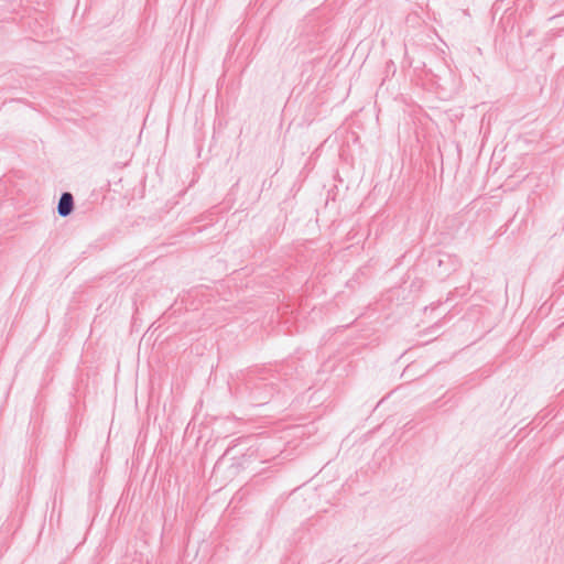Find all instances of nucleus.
Wrapping results in <instances>:
<instances>
[{
	"mask_svg": "<svg viewBox=\"0 0 564 564\" xmlns=\"http://www.w3.org/2000/svg\"><path fill=\"white\" fill-rule=\"evenodd\" d=\"M279 377L270 368H257L249 371L247 387L250 395L258 404H264L279 391Z\"/></svg>",
	"mask_w": 564,
	"mask_h": 564,
	"instance_id": "obj_1",
	"label": "nucleus"
},
{
	"mask_svg": "<svg viewBox=\"0 0 564 564\" xmlns=\"http://www.w3.org/2000/svg\"><path fill=\"white\" fill-rule=\"evenodd\" d=\"M75 207L74 196L70 192H63L59 196L56 212L61 217H68Z\"/></svg>",
	"mask_w": 564,
	"mask_h": 564,
	"instance_id": "obj_2",
	"label": "nucleus"
}]
</instances>
